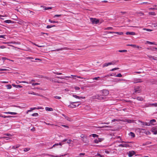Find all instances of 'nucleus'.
Returning <instances> with one entry per match:
<instances>
[{
	"instance_id": "obj_40",
	"label": "nucleus",
	"mask_w": 157,
	"mask_h": 157,
	"mask_svg": "<svg viewBox=\"0 0 157 157\" xmlns=\"http://www.w3.org/2000/svg\"><path fill=\"white\" fill-rule=\"evenodd\" d=\"M6 86L7 87V89H11V88H12V86L10 85H7Z\"/></svg>"
},
{
	"instance_id": "obj_6",
	"label": "nucleus",
	"mask_w": 157,
	"mask_h": 157,
	"mask_svg": "<svg viewBox=\"0 0 157 157\" xmlns=\"http://www.w3.org/2000/svg\"><path fill=\"white\" fill-rule=\"evenodd\" d=\"M123 144H119L118 146V147H130L129 145L127 143H123Z\"/></svg>"
},
{
	"instance_id": "obj_62",
	"label": "nucleus",
	"mask_w": 157,
	"mask_h": 157,
	"mask_svg": "<svg viewBox=\"0 0 157 157\" xmlns=\"http://www.w3.org/2000/svg\"><path fill=\"white\" fill-rule=\"evenodd\" d=\"M52 27V25H47V27H46V28L47 29H49V28H51Z\"/></svg>"
},
{
	"instance_id": "obj_52",
	"label": "nucleus",
	"mask_w": 157,
	"mask_h": 157,
	"mask_svg": "<svg viewBox=\"0 0 157 157\" xmlns=\"http://www.w3.org/2000/svg\"><path fill=\"white\" fill-rule=\"evenodd\" d=\"M138 14H139L140 16H142L144 15V13L142 12L139 13Z\"/></svg>"
},
{
	"instance_id": "obj_24",
	"label": "nucleus",
	"mask_w": 157,
	"mask_h": 157,
	"mask_svg": "<svg viewBox=\"0 0 157 157\" xmlns=\"http://www.w3.org/2000/svg\"><path fill=\"white\" fill-rule=\"evenodd\" d=\"M139 122L141 123V124H142L143 125H145L146 126L148 125H149L148 124L147 122H143L139 121Z\"/></svg>"
},
{
	"instance_id": "obj_35",
	"label": "nucleus",
	"mask_w": 157,
	"mask_h": 157,
	"mask_svg": "<svg viewBox=\"0 0 157 157\" xmlns=\"http://www.w3.org/2000/svg\"><path fill=\"white\" fill-rule=\"evenodd\" d=\"M30 149V148H24V151L25 152L27 151H29Z\"/></svg>"
},
{
	"instance_id": "obj_32",
	"label": "nucleus",
	"mask_w": 157,
	"mask_h": 157,
	"mask_svg": "<svg viewBox=\"0 0 157 157\" xmlns=\"http://www.w3.org/2000/svg\"><path fill=\"white\" fill-rule=\"evenodd\" d=\"M49 21L51 23H58V21H52L50 19L49 20Z\"/></svg>"
},
{
	"instance_id": "obj_46",
	"label": "nucleus",
	"mask_w": 157,
	"mask_h": 157,
	"mask_svg": "<svg viewBox=\"0 0 157 157\" xmlns=\"http://www.w3.org/2000/svg\"><path fill=\"white\" fill-rule=\"evenodd\" d=\"M116 76L117 77H122V75L121 73H119Z\"/></svg>"
},
{
	"instance_id": "obj_49",
	"label": "nucleus",
	"mask_w": 157,
	"mask_h": 157,
	"mask_svg": "<svg viewBox=\"0 0 157 157\" xmlns=\"http://www.w3.org/2000/svg\"><path fill=\"white\" fill-rule=\"evenodd\" d=\"M40 83H34L32 84V85L33 86H35L36 85H39Z\"/></svg>"
},
{
	"instance_id": "obj_11",
	"label": "nucleus",
	"mask_w": 157,
	"mask_h": 157,
	"mask_svg": "<svg viewBox=\"0 0 157 157\" xmlns=\"http://www.w3.org/2000/svg\"><path fill=\"white\" fill-rule=\"evenodd\" d=\"M128 154V155L129 157L132 156L135 154V152L133 151H129Z\"/></svg>"
},
{
	"instance_id": "obj_37",
	"label": "nucleus",
	"mask_w": 157,
	"mask_h": 157,
	"mask_svg": "<svg viewBox=\"0 0 157 157\" xmlns=\"http://www.w3.org/2000/svg\"><path fill=\"white\" fill-rule=\"evenodd\" d=\"M12 85L14 86H16L17 87H18L19 88H22V86H21V85H14L13 84H12Z\"/></svg>"
},
{
	"instance_id": "obj_38",
	"label": "nucleus",
	"mask_w": 157,
	"mask_h": 157,
	"mask_svg": "<svg viewBox=\"0 0 157 157\" xmlns=\"http://www.w3.org/2000/svg\"><path fill=\"white\" fill-rule=\"evenodd\" d=\"M156 122V120L155 119H152L150 121V123L151 124L153 123H155Z\"/></svg>"
},
{
	"instance_id": "obj_30",
	"label": "nucleus",
	"mask_w": 157,
	"mask_h": 157,
	"mask_svg": "<svg viewBox=\"0 0 157 157\" xmlns=\"http://www.w3.org/2000/svg\"><path fill=\"white\" fill-rule=\"evenodd\" d=\"M127 46H131L133 48H136V45L135 44H128L127 45Z\"/></svg>"
},
{
	"instance_id": "obj_8",
	"label": "nucleus",
	"mask_w": 157,
	"mask_h": 157,
	"mask_svg": "<svg viewBox=\"0 0 157 157\" xmlns=\"http://www.w3.org/2000/svg\"><path fill=\"white\" fill-rule=\"evenodd\" d=\"M114 64V63L113 62H109L108 63H105L103 65L102 67H107L111 65H113Z\"/></svg>"
},
{
	"instance_id": "obj_31",
	"label": "nucleus",
	"mask_w": 157,
	"mask_h": 157,
	"mask_svg": "<svg viewBox=\"0 0 157 157\" xmlns=\"http://www.w3.org/2000/svg\"><path fill=\"white\" fill-rule=\"evenodd\" d=\"M151 50L153 51H155L157 50V48L155 47H151Z\"/></svg>"
},
{
	"instance_id": "obj_25",
	"label": "nucleus",
	"mask_w": 157,
	"mask_h": 157,
	"mask_svg": "<svg viewBox=\"0 0 157 157\" xmlns=\"http://www.w3.org/2000/svg\"><path fill=\"white\" fill-rule=\"evenodd\" d=\"M41 7H43L44 8V10H48L49 9H52V7H46L44 6H41Z\"/></svg>"
},
{
	"instance_id": "obj_3",
	"label": "nucleus",
	"mask_w": 157,
	"mask_h": 157,
	"mask_svg": "<svg viewBox=\"0 0 157 157\" xmlns=\"http://www.w3.org/2000/svg\"><path fill=\"white\" fill-rule=\"evenodd\" d=\"M90 20L93 24H98L99 21V20L95 18H90Z\"/></svg>"
},
{
	"instance_id": "obj_14",
	"label": "nucleus",
	"mask_w": 157,
	"mask_h": 157,
	"mask_svg": "<svg viewBox=\"0 0 157 157\" xmlns=\"http://www.w3.org/2000/svg\"><path fill=\"white\" fill-rule=\"evenodd\" d=\"M62 115L67 120L69 121H71V119L69 117H67V116L65 115V114H62Z\"/></svg>"
},
{
	"instance_id": "obj_41",
	"label": "nucleus",
	"mask_w": 157,
	"mask_h": 157,
	"mask_svg": "<svg viewBox=\"0 0 157 157\" xmlns=\"http://www.w3.org/2000/svg\"><path fill=\"white\" fill-rule=\"evenodd\" d=\"M32 116H35V117H36V116H38V113H33L32 115Z\"/></svg>"
},
{
	"instance_id": "obj_26",
	"label": "nucleus",
	"mask_w": 157,
	"mask_h": 157,
	"mask_svg": "<svg viewBox=\"0 0 157 157\" xmlns=\"http://www.w3.org/2000/svg\"><path fill=\"white\" fill-rule=\"evenodd\" d=\"M59 145L61 146L62 145V144L61 143H60L59 144H55L53 145L52 147V148L53 147H54L55 146H58Z\"/></svg>"
},
{
	"instance_id": "obj_20",
	"label": "nucleus",
	"mask_w": 157,
	"mask_h": 157,
	"mask_svg": "<svg viewBox=\"0 0 157 157\" xmlns=\"http://www.w3.org/2000/svg\"><path fill=\"white\" fill-rule=\"evenodd\" d=\"M90 136H92L93 137H98V136L96 134H92L90 135Z\"/></svg>"
},
{
	"instance_id": "obj_50",
	"label": "nucleus",
	"mask_w": 157,
	"mask_h": 157,
	"mask_svg": "<svg viewBox=\"0 0 157 157\" xmlns=\"http://www.w3.org/2000/svg\"><path fill=\"white\" fill-rule=\"evenodd\" d=\"M61 126L63 127H65L66 128H69V127L67 125H63V124H62L61 125Z\"/></svg>"
},
{
	"instance_id": "obj_64",
	"label": "nucleus",
	"mask_w": 157,
	"mask_h": 157,
	"mask_svg": "<svg viewBox=\"0 0 157 157\" xmlns=\"http://www.w3.org/2000/svg\"><path fill=\"white\" fill-rule=\"evenodd\" d=\"M153 25H154V27H157V23H153Z\"/></svg>"
},
{
	"instance_id": "obj_4",
	"label": "nucleus",
	"mask_w": 157,
	"mask_h": 157,
	"mask_svg": "<svg viewBox=\"0 0 157 157\" xmlns=\"http://www.w3.org/2000/svg\"><path fill=\"white\" fill-rule=\"evenodd\" d=\"M145 106L146 107H157V103H147L145 105Z\"/></svg>"
},
{
	"instance_id": "obj_61",
	"label": "nucleus",
	"mask_w": 157,
	"mask_h": 157,
	"mask_svg": "<svg viewBox=\"0 0 157 157\" xmlns=\"http://www.w3.org/2000/svg\"><path fill=\"white\" fill-rule=\"evenodd\" d=\"M72 141L71 140V139H69L67 141V143H68V144H70V143L71 142V141Z\"/></svg>"
},
{
	"instance_id": "obj_60",
	"label": "nucleus",
	"mask_w": 157,
	"mask_h": 157,
	"mask_svg": "<svg viewBox=\"0 0 157 157\" xmlns=\"http://www.w3.org/2000/svg\"><path fill=\"white\" fill-rule=\"evenodd\" d=\"M100 78V77H94V78H93V79H94V80H98V78Z\"/></svg>"
},
{
	"instance_id": "obj_28",
	"label": "nucleus",
	"mask_w": 157,
	"mask_h": 157,
	"mask_svg": "<svg viewBox=\"0 0 157 157\" xmlns=\"http://www.w3.org/2000/svg\"><path fill=\"white\" fill-rule=\"evenodd\" d=\"M6 36L5 35H0V38H3L5 39H6Z\"/></svg>"
},
{
	"instance_id": "obj_55",
	"label": "nucleus",
	"mask_w": 157,
	"mask_h": 157,
	"mask_svg": "<svg viewBox=\"0 0 157 157\" xmlns=\"http://www.w3.org/2000/svg\"><path fill=\"white\" fill-rule=\"evenodd\" d=\"M135 92L136 93H139L140 92V91H139V90H137L136 89H135Z\"/></svg>"
},
{
	"instance_id": "obj_22",
	"label": "nucleus",
	"mask_w": 157,
	"mask_h": 157,
	"mask_svg": "<svg viewBox=\"0 0 157 157\" xmlns=\"http://www.w3.org/2000/svg\"><path fill=\"white\" fill-rule=\"evenodd\" d=\"M155 5H154L153 6L155 7L153 8H149L148 10H157V7H155Z\"/></svg>"
},
{
	"instance_id": "obj_18",
	"label": "nucleus",
	"mask_w": 157,
	"mask_h": 157,
	"mask_svg": "<svg viewBox=\"0 0 157 157\" xmlns=\"http://www.w3.org/2000/svg\"><path fill=\"white\" fill-rule=\"evenodd\" d=\"M118 142L119 143H132L131 142H125V141H122V140L121 139H120V141H118Z\"/></svg>"
},
{
	"instance_id": "obj_13",
	"label": "nucleus",
	"mask_w": 157,
	"mask_h": 157,
	"mask_svg": "<svg viewBox=\"0 0 157 157\" xmlns=\"http://www.w3.org/2000/svg\"><path fill=\"white\" fill-rule=\"evenodd\" d=\"M145 44H149L152 45V44H154V45H157L155 42H150L148 41H147L145 43Z\"/></svg>"
},
{
	"instance_id": "obj_45",
	"label": "nucleus",
	"mask_w": 157,
	"mask_h": 157,
	"mask_svg": "<svg viewBox=\"0 0 157 157\" xmlns=\"http://www.w3.org/2000/svg\"><path fill=\"white\" fill-rule=\"evenodd\" d=\"M61 16V14L60 15H55L53 16L54 18H55L56 17H60Z\"/></svg>"
},
{
	"instance_id": "obj_47",
	"label": "nucleus",
	"mask_w": 157,
	"mask_h": 157,
	"mask_svg": "<svg viewBox=\"0 0 157 157\" xmlns=\"http://www.w3.org/2000/svg\"><path fill=\"white\" fill-rule=\"evenodd\" d=\"M106 127L111 128V126H109L105 125V126H103L101 127L100 128H106Z\"/></svg>"
},
{
	"instance_id": "obj_17",
	"label": "nucleus",
	"mask_w": 157,
	"mask_h": 157,
	"mask_svg": "<svg viewBox=\"0 0 157 157\" xmlns=\"http://www.w3.org/2000/svg\"><path fill=\"white\" fill-rule=\"evenodd\" d=\"M4 113L5 114H13V115H15L17 114V113H16L12 112H5Z\"/></svg>"
},
{
	"instance_id": "obj_43",
	"label": "nucleus",
	"mask_w": 157,
	"mask_h": 157,
	"mask_svg": "<svg viewBox=\"0 0 157 157\" xmlns=\"http://www.w3.org/2000/svg\"><path fill=\"white\" fill-rule=\"evenodd\" d=\"M115 74L114 73L110 74H109L107 76H109V77L112 76H114Z\"/></svg>"
},
{
	"instance_id": "obj_39",
	"label": "nucleus",
	"mask_w": 157,
	"mask_h": 157,
	"mask_svg": "<svg viewBox=\"0 0 157 157\" xmlns=\"http://www.w3.org/2000/svg\"><path fill=\"white\" fill-rule=\"evenodd\" d=\"M71 76H74L75 77H76L78 78H81V79H83V78H82V77L80 76H77L76 75H71Z\"/></svg>"
},
{
	"instance_id": "obj_63",
	"label": "nucleus",
	"mask_w": 157,
	"mask_h": 157,
	"mask_svg": "<svg viewBox=\"0 0 157 157\" xmlns=\"http://www.w3.org/2000/svg\"><path fill=\"white\" fill-rule=\"evenodd\" d=\"M67 139H65L61 141V143H63L64 142L67 141Z\"/></svg>"
},
{
	"instance_id": "obj_57",
	"label": "nucleus",
	"mask_w": 157,
	"mask_h": 157,
	"mask_svg": "<svg viewBox=\"0 0 157 157\" xmlns=\"http://www.w3.org/2000/svg\"><path fill=\"white\" fill-rule=\"evenodd\" d=\"M147 57L149 58L151 60H152V56L150 55H147Z\"/></svg>"
},
{
	"instance_id": "obj_42",
	"label": "nucleus",
	"mask_w": 157,
	"mask_h": 157,
	"mask_svg": "<svg viewBox=\"0 0 157 157\" xmlns=\"http://www.w3.org/2000/svg\"><path fill=\"white\" fill-rule=\"evenodd\" d=\"M115 33L118 34L120 35H122L123 34V33L122 32H115Z\"/></svg>"
},
{
	"instance_id": "obj_21",
	"label": "nucleus",
	"mask_w": 157,
	"mask_h": 157,
	"mask_svg": "<svg viewBox=\"0 0 157 157\" xmlns=\"http://www.w3.org/2000/svg\"><path fill=\"white\" fill-rule=\"evenodd\" d=\"M129 136L132 137H134L135 136V135L134 134V133L133 132H130L129 134Z\"/></svg>"
},
{
	"instance_id": "obj_1",
	"label": "nucleus",
	"mask_w": 157,
	"mask_h": 157,
	"mask_svg": "<svg viewBox=\"0 0 157 157\" xmlns=\"http://www.w3.org/2000/svg\"><path fill=\"white\" fill-rule=\"evenodd\" d=\"M109 91L106 90H104L100 92V94H96L92 97L94 99H97L100 101H105L108 100L107 96L109 94Z\"/></svg>"
},
{
	"instance_id": "obj_34",
	"label": "nucleus",
	"mask_w": 157,
	"mask_h": 157,
	"mask_svg": "<svg viewBox=\"0 0 157 157\" xmlns=\"http://www.w3.org/2000/svg\"><path fill=\"white\" fill-rule=\"evenodd\" d=\"M127 51L126 50H119L118 51V52H126Z\"/></svg>"
},
{
	"instance_id": "obj_33",
	"label": "nucleus",
	"mask_w": 157,
	"mask_h": 157,
	"mask_svg": "<svg viewBox=\"0 0 157 157\" xmlns=\"http://www.w3.org/2000/svg\"><path fill=\"white\" fill-rule=\"evenodd\" d=\"M113 29V28L112 27H108L104 29L105 30H112Z\"/></svg>"
},
{
	"instance_id": "obj_23",
	"label": "nucleus",
	"mask_w": 157,
	"mask_h": 157,
	"mask_svg": "<svg viewBox=\"0 0 157 157\" xmlns=\"http://www.w3.org/2000/svg\"><path fill=\"white\" fill-rule=\"evenodd\" d=\"M104 140V139L103 138H98V142H101L103 140Z\"/></svg>"
},
{
	"instance_id": "obj_15",
	"label": "nucleus",
	"mask_w": 157,
	"mask_h": 157,
	"mask_svg": "<svg viewBox=\"0 0 157 157\" xmlns=\"http://www.w3.org/2000/svg\"><path fill=\"white\" fill-rule=\"evenodd\" d=\"M142 82L143 81L140 79H135L134 80V83L141 82Z\"/></svg>"
},
{
	"instance_id": "obj_29",
	"label": "nucleus",
	"mask_w": 157,
	"mask_h": 157,
	"mask_svg": "<svg viewBox=\"0 0 157 157\" xmlns=\"http://www.w3.org/2000/svg\"><path fill=\"white\" fill-rule=\"evenodd\" d=\"M5 22L7 23H12V21L10 20H6L4 21Z\"/></svg>"
},
{
	"instance_id": "obj_16",
	"label": "nucleus",
	"mask_w": 157,
	"mask_h": 157,
	"mask_svg": "<svg viewBox=\"0 0 157 157\" xmlns=\"http://www.w3.org/2000/svg\"><path fill=\"white\" fill-rule=\"evenodd\" d=\"M45 110L48 111H53V109L52 108L48 107H46L45 108Z\"/></svg>"
},
{
	"instance_id": "obj_2",
	"label": "nucleus",
	"mask_w": 157,
	"mask_h": 157,
	"mask_svg": "<svg viewBox=\"0 0 157 157\" xmlns=\"http://www.w3.org/2000/svg\"><path fill=\"white\" fill-rule=\"evenodd\" d=\"M78 103H80V102H70V104L68 105V107L72 108H75L76 106H78L80 105V103L77 104Z\"/></svg>"
},
{
	"instance_id": "obj_36",
	"label": "nucleus",
	"mask_w": 157,
	"mask_h": 157,
	"mask_svg": "<svg viewBox=\"0 0 157 157\" xmlns=\"http://www.w3.org/2000/svg\"><path fill=\"white\" fill-rule=\"evenodd\" d=\"M8 69L6 68H0V71H8Z\"/></svg>"
},
{
	"instance_id": "obj_7",
	"label": "nucleus",
	"mask_w": 157,
	"mask_h": 157,
	"mask_svg": "<svg viewBox=\"0 0 157 157\" xmlns=\"http://www.w3.org/2000/svg\"><path fill=\"white\" fill-rule=\"evenodd\" d=\"M81 137L82 138V140L84 142V143H87V140L86 136L84 135H82Z\"/></svg>"
},
{
	"instance_id": "obj_12",
	"label": "nucleus",
	"mask_w": 157,
	"mask_h": 157,
	"mask_svg": "<svg viewBox=\"0 0 157 157\" xmlns=\"http://www.w3.org/2000/svg\"><path fill=\"white\" fill-rule=\"evenodd\" d=\"M126 34L127 35H136L135 33L132 32H128L126 33Z\"/></svg>"
},
{
	"instance_id": "obj_48",
	"label": "nucleus",
	"mask_w": 157,
	"mask_h": 157,
	"mask_svg": "<svg viewBox=\"0 0 157 157\" xmlns=\"http://www.w3.org/2000/svg\"><path fill=\"white\" fill-rule=\"evenodd\" d=\"M54 98H56V99H61V97H59V96H55L54 97Z\"/></svg>"
},
{
	"instance_id": "obj_54",
	"label": "nucleus",
	"mask_w": 157,
	"mask_h": 157,
	"mask_svg": "<svg viewBox=\"0 0 157 157\" xmlns=\"http://www.w3.org/2000/svg\"><path fill=\"white\" fill-rule=\"evenodd\" d=\"M118 69V68H113L111 70H110V71H114V70H117Z\"/></svg>"
},
{
	"instance_id": "obj_59",
	"label": "nucleus",
	"mask_w": 157,
	"mask_h": 157,
	"mask_svg": "<svg viewBox=\"0 0 157 157\" xmlns=\"http://www.w3.org/2000/svg\"><path fill=\"white\" fill-rule=\"evenodd\" d=\"M76 90H79L80 89V88L78 86H76L75 88Z\"/></svg>"
},
{
	"instance_id": "obj_56",
	"label": "nucleus",
	"mask_w": 157,
	"mask_h": 157,
	"mask_svg": "<svg viewBox=\"0 0 157 157\" xmlns=\"http://www.w3.org/2000/svg\"><path fill=\"white\" fill-rule=\"evenodd\" d=\"M144 30H147L148 31L151 32V30L149 29H146L144 28Z\"/></svg>"
},
{
	"instance_id": "obj_9",
	"label": "nucleus",
	"mask_w": 157,
	"mask_h": 157,
	"mask_svg": "<svg viewBox=\"0 0 157 157\" xmlns=\"http://www.w3.org/2000/svg\"><path fill=\"white\" fill-rule=\"evenodd\" d=\"M151 132L154 134H157V128H153L151 129Z\"/></svg>"
},
{
	"instance_id": "obj_19",
	"label": "nucleus",
	"mask_w": 157,
	"mask_h": 157,
	"mask_svg": "<svg viewBox=\"0 0 157 157\" xmlns=\"http://www.w3.org/2000/svg\"><path fill=\"white\" fill-rule=\"evenodd\" d=\"M148 14L150 15L155 16L156 15V13L154 12H150Z\"/></svg>"
},
{
	"instance_id": "obj_27",
	"label": "nucleus",
	"mask_w": 157,
	"mask_h": 157,
	"mask_svg": "<svg viewBox=\"0 0 157 157\" xmlns=\"http://www.w3.org/2000/svg\"><path fill=\"white\" fill-rule=\"evenodd\" d=\"M136 99L139 101H142L143 99V98L141 97H137Z\"/></svg>"
},
{
	"instance_id": "obj_44",
	"label": "nucleus",
	"mask_w": 157,
	"mask_h": 157,
	"mask_svg": "<svg viewBox=\"0 0 157 157\" xmlns=\"http://www.w3.org/2000/svg\"><path fill=\"white\" fill-rule=\"evenodd\" d=\"M152 60H157V57H156L154 56H152Z\"/></svg>"
},
{
	"instance_id": "obj_51",
	"label": "nucleus",
	"mask_w": 157,
	"mask_h": 157,
	"mask_svg": "<svg viewBox=\"0 0 157 157\" xmlns=\"http://www.w3.org/2000/svg\"><path fill=\"white\" fill-rule=\"evenodd\" d=\"M94 142L95 144H98L99 143V142L98 141V139H95L94 141Z\"/></svg>"
},
{
	"instance_id": "obj_10",
	"label": "nucleus",
	"mask_w": 157,
	"mask_h": 157,
	"mask_svg": "<svg viewBox=\"0 0 157 157\" xmlns=\"http://www.w3.org/2000/svg\"><path fill=\"white\" fill-rule=\"evenodd\" d=\"M72 96L76 98H78V99H85V97H79V96H78L77 95H75V94H73L72 95Z\"/></svg>"
},
{
	"instance_id": "obj_5",
	"label": "nucleus",
	"mask_w": 157,
	"mask_h": 157,
	"mask_svg": "<svg viewBox=\"0 0 157 157\" xmlns=\"http://www.w3.org/2000/svg\"><path fill=\"white\" fill-rule=\"evenodd\" d=\"M43 108L42 107H34L30 108V109L27 110V113L31 112L32 110L35 109H43Z\"/></svg>"
},
{
	"instance_id": "obj_58",
	"label": "nucleus",
	"mask_w": 157,
	"mask_h": 157,
	"mask_svg": "<svg viewBox=\"0 0 157 157\" xmlns=\"http://www.w3.org/2000/svg\"><path fill=\"white\" fill-rule=\"evenodd\" d=\"M0 117L3 118H7V116L5 115H0Z\"/></svg>"
},
{
	"instance_id": "obj_53",
	"label": "nucleus",
	"mask_w": 157,
	"mask_h": 157,
	"mask_svg": "<svg viewBox=\"0 0 157 157\" xmlns=\"http://www.w3.org/2000/svg\"><path fill=\"white\" fill-rule=\"evenodd\" d=\"M21 82H22V83H27V84H31V82H26L25 81H22Z\"/></svg>"
}]
</instances>
